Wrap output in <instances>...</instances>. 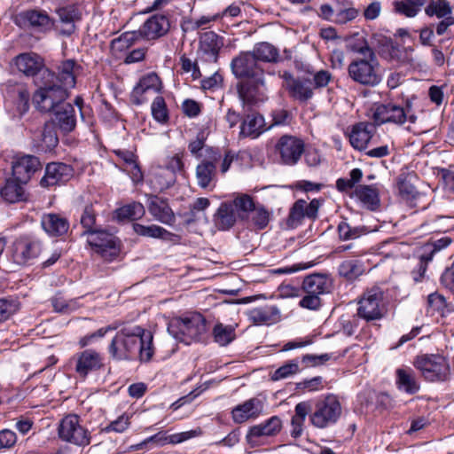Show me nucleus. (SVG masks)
Listing matches in <instances>:
<instances>
[{
    "mask_svg": "<svg viewBox=\"0 0 454 454\" xmlns=\"http://www.w3.org/2000/svg\"><path fill=\"white\" fill-rule=\"evenodd\" d=\"M109 353L115 360H130L137 353L141 362H149L153 354V336L141 326L122 328L114 337Z\"/></svg>",
    "mask_w": 454,
    "mask_h": 454,
    "instance_id": "nucleus-1",
    "label": "nucleus"
},
{
    "mask_svg": "<svg viewBox=\"0 0 454 454\" xmlns=\"http://www.w3.org/2000/svg\"><path fill=\"white\" fill-rule=\"evenodd\" d=\"M351 51L360 55L351 60L348 66V75L356 83L374 87L380 83V63L375 51L364 41L362 44H354Z\"/></svg>",
    "mask_w": 454,
    "mask_h": 454,
    "instance_id": "nucleus-2",
    "label": "nucleus"
},
{
    "mask_svg": "<svg viewBox=\"0 0 454 454\" xmlns=\"http://www.w3.org/2000/svg\"><path fill=\"white\" fill-rule=\"evenodd\" d=\"M43 77L34 80L37 87L32 97L35 108L42 114L52 113L68 98L66 88L59 84V79L52 71H44Z\"/></svg>",
    "mask_w": 454,
    "mask_h": 454,
    "instance_id": "nucleus-3",
    "label": "nucleus"
},
{
    "mask_svg": "<svg viewBox=\"0 0 454 454\" xmlns=\"http://www.w3.org/2000/svg\"><path fill=\"white\" fill-rule=\"evenodd\" d=\"M191 153L201 162L196 168V178L200 187L206 189L215 180L216 163L222 155L217 148L206 144H189Z\"/></svg>",
    "mask_w": 454,
    "mask_h": 454,
    "instance_id": "nucleus-4",
    "label": "nucleus"
},
{
    "mask_svg": "<svg viewBox=\"0 0 454 454\" xmlns=\"http://www.w3.org/2000/svg\"><path fill=\"white\" fill-rule=\"evenodd\" d=\"M206 331V319L200 313H192L184 317L173 318L168 325L169 334L176 340L185 344L201 340Z\"/></svg>",
    "mask_w": 454,
    "mask_h": 454,
    "instance_id": "nucleus-5",
    "label": "nucleus"
},
{
    "mask_svg": "<svg viewBox=\"0 0 454 454\" xmlns=\"http://www.w3.org/2000/svg\"><path fill=\"white\" fill-rule=\"evenodd\" d=\"M58 435L61 441L79 447L88 446L91 441L90 432L82 424L81 418L74 413L60 419Z\"/></svg>",
    "mask_w": 454,
    "mask_h": 454,
    "instance_id": "nucleus-6",
    "label": "nucleus"
},
{
    "mask_svg": "<svg viewBox=\"0 0 454 454\" xmlns=\"http://www.w3.org/2000/svg\"><path fill=\"white\" fill-rule=\"evenodd\" d=\"M386 312L384 292L378 286L366 290L358 301L357 317L367 322L381 319Z\"/></svg>",
    "mask_w": 454,
    "mask_h": 454,
    "instance_id": "nucleus-7",
    "label": "nucleus"
},
{
    "mask_svg": "<svg viewBox=\"0 0 454 454\" xmlns=\"http://www.w3.org/2000/svg\"><path fill=\"white\" fill-rule=\"evenodd\" d=\"M414 366L420 371L427 381H444L450 375V365L440 355H423L414 361Z\"/></svg>",
    "mask_w": 454,
    "mask_h": 454,
    "instance_id": "nucleus-8",
    "label": "nucleus"
},
{
    "mask_svg": "<svg viewBox=\"0 0 454 454\" xmlns=\"http://www.w3.org/2000/svg\"><path fill=\"white\" fill-rule=\"evenodd\" d=\"M341 414V406L333 395H327L316 403L310 416L311 423L318 428H325L334 424Z\"/></svg>",
    "mask_w": 454,
    "mask_h": 454,
    "instance_id": "nucleus-9",
    "label": "nucleus"
},
{
    "mask_svg": "<svg viewBox=\"0 0 454 454\" xmlns=\"http://www.w3.org/2000/svg\"><path fill=\"white\" fill-rule=\"evenodd\" d=\"M237 91L244 106H254L264 102L267 99L264 75L239 81Z\"/></svg>",
    "mask_w": 454,
    "mask_h": 454,
    "instance_id": "nucleus-10",
    "label": "nucleus"
},
{
    "mask_svg": "<svg viewBox=\"0 0 454 454\" xmlns=\"http://www.w3.org/2000/svg\"><path fill=\"white\" fill-rule=\"evenodd\" d=\"M89 246L102 258L112 261L119 254L116 237L104 230L97 229L87 235Z\"/></svg>",
    "mask_w": 454,
    "mask_h": 454,
    "instance_id": "nucleus-11",
    "label": "nucleus"
},
{
    "mask_svg": "<svg viewBox=\"0 0 454 454\" xmlns=\"http://www.w3.org/2000/svg\"><path fill=\"white\" fill-rule=\"evenodd\" d=\"M231 68L234 76L239 79V81L264 75V70L261 64L256 61L249 51H242L233 58Z\"/></svg>",
    "mask_w": 454,
    "mask_h": 454,
    "instance_id": "nucleus-12",
    "label": "nucleus"
},
{
    "mask_svg": "<svg viewBox=\"0 0 454 454\" xmlns=\"http://www.w3.org/2000/svg\"><path fill=\"white\" fill-rule=\"evenodd\" d=\"M41 169L42 163L34 155L18 153L12 161L13 176L24 184H27L35 173Z\"/></svg>",
    "mask_w": 454,
    "mask_h": 454,
    "instance_id": "nucleus-13",
    "label": "nucleus"
},
{
    "mask_svg": "<svg viewBox=\"0 0 454 454\" xmlns=\"http://www.w3.org/2000/svg\"><path fill=\"white\" fill-rule=\"evenodd\" d=\"M282 428V421L278 416H272L267 420L250 427L246 435L247 443L251 447L261 445L262 437L277 435Z\"/></svg>",
    "mask_w": 454,
    "mask_h": 454,
    "instance_id": "nucleus-14",
    "label": "nucleus"
},
{
    "mask_svg": "<svg viewBox=\"0 0 454 454\" xmlns=\"http://www.w3.org/2000/svg\"><path fill=\"white\" fill-rule=\"evenodd\" d=\"M40 252V242L29 236H20L12 244V259L20 265L36 258Z\"/></svg>",
    "mask_w": 454,
    "mask_h": 454,
    "instance_id": "nucleus-15",
    "label": "nucleus"
},
{
    "mask_svg": "<svg viewBox=\"0 0 454 454\" xmlns=\"http://www.w3.org/2000/svg\"><path fill=\"white\" fill-rule=\"evenodd\" d=\"M14 64L18 70L26 76L38 80L43 77L44 71H51L45 67L43 59L36 53H20L14 59Z\"/></svg>",
    "mask_w": 454,
    "mask_h": 454,
    "instance_id": "nucleus-16",
    "label": "nucleus"
},
{
    "mask_svg": "<svg viewBox=\"0 0 454 454\" xmlns=\"http://www.w3.org/2000/svg\"><path fill=\"white\" fill-rule=\"evenodd\" d=\"M73 359L75 363L74 371L81 378H86L90 372L104 366L101 354L91 348L76 353Z\"/></svg>",
    "mask_w": 454,
    "mask_h": 454,
    "instance_id": "nucleus-17",
    "label": "nucleus"
},
{
    "mask_svg": "<svg viewBox=\"0 0 454 454\" xmlns=\"http://www.w3.org/2000/svg\"><path fill=\"white\" fill-rule=\"evenodd\" d=\"M58 23L56 28L63 36H70L76 30L75 23L82 20V12L79 5L69 4L56 10Z\"/></svg>",
    "mask_w": 454,
    "mask_h": 454,
    "instance_id": "nucleus-18",
    "label": "nucleus"
},
{
    "mask_svg": "<svg viewBox=\"0 0 454 454\" xmlns=\"http://www.w3.org/2000/svg\"><path fill=\"white\" fill-rule=\"evenodd\" d=\"M74 176L70 165L62 162H51L46 165L44 176L40 180L42 187L59 185L68 182Z\"/></svg>",
    "mask_w": 454,
    "mask_h": 454,
    "instance_id": "nucleus-19",
    "label": "nucleus"
},
{
    "mask_svg": "<svg viewBox=\"0 0 454 454\" xmlns=\"http://www.w3.org/2000/svg\"><path fill=\"white\" fill-rule=\"evenodd\" d=\"M319 205L317 200H312L309 203H307L304 200H298L290 208L287 225L291 228H296L301 224L305 217L315 220L317 217Z\"/></svg>",
    "mask_w": 454,
    "mask_h": 454,
    "instance_id": "nucleus-20",
    "label": "nucleus"
},
{
    "mask_svg": "<svg viewBox=\"0 0 454 454\" xmlns=\"http://www.w3.org/2000/svg\"><path fill=\"white\" fill-rule=\"evenodd\" d=\"M285 78L287 82V90L290 96L300 102H307L314 96V87L309 76L293 77L290 74H286Z\"/></svg>",
    "mask_w": 454,
    "mask_h": 454,
    "instance_id": "nucleus-21",
    "label": "nucleus"
},
{
    "mask_svg": "<svg viewBox=\"0 0 454 454\" xmlns=\"http://www.w3.org/2000/svg\"><path fill=\"white\" fill-rule=\"evenodd\" d=\"M372 118L378 125L387 122L401 124L406 120V114L403 107L395 104H378L374 106Z\"/></svg>",
    "mask_w": 454,
    "mask_h": 454,
    "instance_id": "nucleus-22",
    "label": "nucleus"
},
{
    "mask_svg": "<svg viewBox=\"0 0 454 454\" xmlns=\"http://www.w3.org/2000/svg\"><path fill=\"white\" fill-rule=\"evenodd\" d=\"M160 88L161 82L159 76L155 73H150L143 76L135 86L130 95V100L137 106L142 105L148 100L147 93L158 92Z\"/></svg>",
    "mask_w": 454,
    "mask_h": 454,
    "instance_id": "nucleus-23",
    "label": "nucleus"
},
{
    "mask_svg": "<svg viewBox=\"0 0 454 454\" xmlns=\"http://www.w3.org/2000/svg\"><path fill=\"white\" fill-rule=\"evenodd\" d=\"M263 409L264 403L261 399L250 398L232 409V419L237 424H242L249 419H257L262 413Z\"/></svg>",
    "mask_w": 454,
    "mask_h": 454,
    "instance_id": "nucleus-24",
    "label": "nucleus"
},
{
    "mask_svg": "<svg viewBox=\"0 0 454 454\" xmlns=\"http://www.w3.org/2000/svg\"><path fill=\"white\" fill-rule=\"evenodd\" d=\"M247 316L251 322L257 325H270L279 322L281 318L279 309L273 304L252 308L247 311Z\"/></svg>",
    "mask_w": 454,
    "mask_h": 454,
    "instance_id": "nucleus-25",
    "label": "nucleus"
},
{
    "mask_svg": "<svg viewBox=\"0 0 454 454\" xmlns=\"http://www.w3.org/2000/svg\"><path fill=\"white\" fill-rule=\"evenodd\" d=\"M147 207L157 221L168 225L175 222V215L166 200L156 195H149Z\"/></svg>",
    "mask_w": 454,
    "mask_h": 454,
    "instance_id": "nucleus-26",
    "label": "nucleus"
},
{
    "mask_svg": "<svg viewBox=\"0 0 454 454\" xmlns=\"http://www.w3.org/2000/svg\"><path fill=\"white\" fill-rule=\"evenodd\" d=\"M169 21L164 15H153L140 27L143 38L154 40L164 35L169 29Z\"/></svg>",
    "mask_w": 454,
    "mask_h": 454,
    "instance_id": "nucleus-27",
    "label": "nucleus"
},
{
    "mask_svg": "<svg viewBox=\"0 0 454 454\" xmlns=\"http://www.w3.org/2000/svg\"><path fill=\"white\" fill-rule=\"evenodd\" d=\"M43 230L51 237H61L69 229V222L59 214H43L41 218Z\"/></svg>",
    "mask_w": 454,
    "mask_h": 454,
    "instance_id": "nucleus-28",
    "label": "nucleus"
},
{
    "mask_svg": "<svg viewBox=\"0 0 454 454\" xmlns=\"http://www.w3.org/2000/svg\"><path fill=\"white\" fill-rule=\"evenodd\" d=\"M223 45V38L213 31L206 32L200 36V49L206 55L207 61H217L219 51Z\"/></svg>",
    "mask_w": 454,
    "mask_h": 454,
    "instance_id": "nucleus-29",
    "label": "nucleus"
},
{
    "mask_svg": "<svg viewBox=\"0 0 454 454\" xmlns=\"http://www.w3.org/2000/svg\"><path fill=\"white\" fill-rule=\"evenodd\" d=\"M17 24L19 26H29L43 30L50 27L51 19L45 12L28 10L19 14L17 17Z\"/></svg>",
    "mask_w": 454,
    "mask_h": 454,
    "instance_id": "nucleus-30",
    "label": "nucleus"
},
{
    "mask_svg": "<svg viewBox=\"0 0 454 454\" xmlns=\"http://www.w3.org/2000/svg\"><path fill=\"white\" fill-rule=\"evenodd\" d=\"M22 183L14 179H6L0 188V196L7 203H17L27 200V195Z\"/></svg>",
    "mask_w": 454,
    "mask_h": 454,
    "instance_id": "nucleus-31",
    "label": "nucleus"
},
{
    "mask_svg": "<svg viewBox=\"0 0 454 454\" xmlns=\"http://www.w3.org/2000/svg\"><path fill=\"white\" fill-rule=\"evenodd\" d=\"M238 218L236 211L228 201L221 203L214 215L215 225L220 231L230 230L236 223Z\"/></svg>",
    "mask_w": 454,
    "mask_h": 454,
    "instance_id": "nucleus-32",
    "label": "nucleus"
},
{
    "mask_svg": "<svg viewBox=\"0 0 454 454\" xmlns=\"http://www.w3.org/2000/svg\"><path fill=\"white\" fill-rule=\"evenodd\" d=\"M266 129L264 128V118L259 114H247L240 126V137L242 138H256Z\"/></svg>",
    "mask_w": 454,
    "mask_h": 454,
    "instance_id": "nucleus-33",
    "label": "nucleus"
},
{
    "mask_svg": "<svg viewBox=\"0 0 454 454\" xmlns=\"http://www.w3.org/2000/svg\"><path fill=\"white\" fill-rule=\"evenodd\" d=\"M372 43L379 55L386 59L391 60L397 57L399 49L390 37L382 34H373Z\"/></svg>",
    "mask_w": 454,
    "mask_h": 454,
    "instance_id": "nucleus-34",
    "label": "nucleus"
},
{
    "mask_svg": "<svg viewBox=\"0 0 454 454\" xmlns=\"http://www.w3.org/2000/svg\"><path fill=\"white\" fill-rule=\"evenodd\" d=\"M329 279L321 274L307 276L302 282V289L306 294L320 296L330 292Z\"/></svg>",
    "mask_w": 454,
    "mask_h": 454,
    "instance_id": "nucleus-35",
    "label": "nucleus"
},
{
    "mask_svg": "<svg viewBox=\"0 0 454 454\" xmlns=\"http://www.w3.org/2000/svg\"><path fill=\"white\" fill-rule=\"evenodd\" d=\"M59 122V129L64 132L72 131L76 123L74 106L66 101L52 112Z\"/></svg>",
    "mask_w": 454,
    "mask_h": 454,
    "instance_id": "nucleus-36",
    "label": "nucleus"
},
{
    "mask_svg": "<svg viewBox=\"0 0 454 454\" xmlns=\"http://www.w3.org/2000/svg\"><path fill=\"white\" fill-rule=\"evenodd\" d=\"M80 68L81 67L73 59L63 61L59 67V74L56 75L59 79V84L67 90V88H73L75 84V76Z\"/></svg>",
    "mask_w": 454,
    "mask_h": 454,
    "instance_id": "nucleus-37",
    "label": "nucleus"
},
{
    "mask_svg": "<svg viewBox=\"0 0 454 454\" xmlns=\"http://www.w3.org/2000/svg\"><path fill=\"white\" fill-rule=\"evenodd\" d=\"M165 170L164 179L160 180V190L168 189L172 186L176 181V173L183 168V162L179 154L166 159L161 166Z\"/></svg>",
    "mask_w": 454,
    "mask_h": 454,
    "instance_id": "nucleus-38",
    "label": "nucleus"
},
{
    "mask_svg": "<svg viewBox=\"0 0 454 454\" xmlns=\"http://www.w3.org/2000/svg\"><path fill=\"white\" fill-rule=\"evenodd\" d=\"M396 384L399 389L408 394H415L419 390V384L414 372L411 368H398L395 372Z\"/></svg>",
    "mask_w": 454,
    "mask_h": 454,
    "instance_id": "nucleus-39",
    "label": "nucleus"
},
{
    "mask_svg": "<svg viewBox=\"0 0 454 454\" xmlns=\"http://www.w3.org/2000/svg\"><path fill=\"white\" fill-rule=\"evenodd\" d=\"M133 230L139 236L160 239L166 241H171L175 237H176L174 233L155 224L144 225L140 223H133Z\"/></svg>",
    "mask_w": 454,
    "mask_h": 454,
    "instance_id": "nucleus-40",
    "label": "nucleus"
},
{
    "mask_svg": "<svg viewBox=\"0 0 454 454\" xmlns=\"http://www.w3.org/2000/svg\"><path fill=\"white\" fill-rule=\"evenodd\" d=\"M304 144H276V152L284 164H295L304 152Z\"/></svg>",
    "mask_w": 454,
    "mask_h": 454,
    "instance_id": "nucleus-41",
    "label": "nucleus"
},
{
    "mask_svg": "<svg viewBox=\"0 0 454 454\" xmlns=\"http://www.w3.org/2000/svg\"><path fill=\"white\" fill-rule=\"evenodd\" d=\"M415 175L411 172L402 171L396 177V188L399 195L404 200L414 199L418 193L412 184Z\"/></svg>",
    "mask_w": 454,
    "mask_h": 454,
    "instance_id": "nucleus-42",
    "label": "nucleus"
},
{
    "mask_svg": "<svg viewBox=\"0 0 454 454\" xmlns=\"http://www.w3.org/2000/svg\"><path fill=\"white\" fill-rule=\"evenodd\" d=\"M311 411V403L309 402H301L295 406V415L291 420V435L294 438L299 437L302 432V426L309 412Z\"/></svg>",
    "mask_w": 454,
    "mask_h": 454,
    "instance_id": "nucleus-43",
    "label": "nucleus"
},
{
    "mask_svg": "<svg viewBox=\"0 0 454 454\" xmlns=\"http://www.w3.org/2000/svg\"><path fill=\"white\" fill-rule=\"evenodd\" d=\"M356 197L367 208L374 210L380 204L379 192L372 185H358L355 189Z\"/></svg>",
    "mask_w": 454,
    "mask_h": 454,
    "instance_id": "nucleus-44",
    "label": "nucleus"
},
{
    "mask_svg": "<svg viewBox=\"0 0 454 454\" xmlns=\"http://www.w3.org/2000/svg\"><path fill=\"white\" fill-rule=\"evenodd\" d=\"M249 51L257 62H276L279 57L278 49L266 42L255 44L253 50Z\"/></svg>",
    "mask_w": 454,
    "mask_h": 454,
    "instance_id": "nucleus-45",
    "label": "nucleus"
},
{
    "mask_svg": "<svg viewBox=\"0 0 454 454\" xmlns=\"http://www.w3.org/2000/svg\"><path fill=\"white\" fill-rule=\"evenodd\" d=\"M338 271L340 276L346 279L354 280L364 273V267L362 261L358 259H350L343 261L340 264Z\"/></svg>",
    "mask_w": 454,
    "mask_h": 454,
    "instance_id": "nucleus-46",
    "label": "nucleus"
},
{
    "mask_svg": "<svg viewBox=\"0 0 454 454\" xmlns=\"http://www.w3.org/2000/svg\"><path fill=\"white\" fill-rule=\"evenodd\" d=\"M145 213V207L140 202L133 201L116 209L115 214L118 220H137Z\"/></svg>",
    "mask_w": 454,
    "mask_h": 454,
    "instance_id": "nucleus-47",
    "label": "nucleus"
},
{
    "mask_svg": "<svg viewBox=\"0 0 454 454\" xmlns=\"http://www.w3.org/2000/svg\"><path fill=\"white\" fill-rule=\"evenodd\" d=\"M425 12L428 17L435 16L437 19H445L452 16V8L447 0H431Z\"/></svg>",
    "mask_w": 454,
    "mask_h": 454,
    "instance_id": "nucleus-48",
    "label": "nucleus"
},
{
    "mask_svg": "<svg viewBox=\"0 0 454 454\" xmlns=\"http://www.w3.org/2000/svg\"><path fill=\"white\" fill-rule=\"evenodd\" d=\"M375 129V125L372 123L359 122L353 126L349 134V142H370Z\"/></svg>",
    "mask_w": 454,
    "mask_h": 454,
    "instance_id": "nucleus-49",
    "label": "nucleus"
},
{
    "mask_svg": "<svg viewBox=\"0 0 454 454\" xmlns=\"http://www.w3.org/2000/svg\"><path fill=\"white\" fill-rule=\"evenodd\" d=\"M228 202L232 206V208L241 220H245L248 217V213L254 208L255 205L253 198L248 194L238 195L233 200Z\"/></svg>",
    "mask_w": 454,
    "mask_h": 454,
    "instance_id": "nucleus-50",
    "label": "nucleus"
},
{
    "mask_svg": "<svg viewBox=\"0 0 454 454\" xmlns=\"http://www.w3.org/2000/svg\"><path fill=\"white\" fill-rule=\"evenodd\" d=\"M114 153L131 167L130 174L134 182H139L143 179V173L137 163V157L134 152L118 149L114 150Z\"/></svg>",
    "mask_w": 454,
    "mask_h": 454,
    "instance_id": "nucleus-51",
    "label": "nucleus"
},
{
    "mask_svg": "<svg viewBox=\"0 0 454 454\" xmlns=\"http://www.w3.org/2000/svg\"><path fill=\"white\" fill-rule=\"evenodd\" d=\"M213 336L220 346H227L235 339V331L231 325L216 324L213 329Z\"/></svg>",
    "mask_w": 454,
    "mask_h": 454,
    "instance_id": "nucleus-52",
    "label": "nucleus"
},
{
    "mask_svg": "<svg viewBox=\"0 0 454 454\" xmlns=\"http://www.w3.org/2000/svg\"><path fill=\"white\" fill-rule=\"evenodd\" d=\"M251 213V221L256 229L263 230L267 227L270 220V212L264 206L255 204Z\"/></svg>",
    "mask_w": 454,
    "mask_h": 454,
    "instance_id": "nucleus-53",
    "label": "nucleus"
},
{
    "mask_svg": "<svg viewBox=\"0 0 454 454\" xmlns=\"http://www.w3.org/2000/svg\"><path fill=\"white\" fill-rule=\"evenodd\" d=\"M299 371H300V367H299L298 360L293 359V360L286 362L279 368H278L271 374V380L273 381L284 380V379L289 378L290 376L296 374L297 372H299Z\"/></svg>",
    "mask_w": 454,
    "mask_h": 454,
    "instance_id": "nucleus-54",
    "label": "nucleus"
},
{
    "mask_svg": "<svg viewBox=\"0 0 454 454\" xmlns=\"http://www.w3.org/2000/svg\"><path fill=\"white\" fill-rule=\"evenodd\" d=\"M96 216L97 214L92 205H88L84 207L83 212L81 215V224L84 229L83 234L88 235L98 229L95 226Z\"/></svg>",
    "mask_w": 454,
    "mask_h": 454,
    "instance_id": "nucleus-55",
    "label": "nucleus"
},
{
    "mask_svg": "<svg viewBox=\"0 0 454 454\" xmlns=\"http://www.w3.org/2000/svg\"><path fill=\"white\" fill-rule=\"evenodd\" d=\"M153 117L159 122H166L168 120V111L165 99L158 96L156 97L151 106Z\"/></svg>",
    "mask_w": 454,
    "mask_h": 454,
    "instance_id": "nucleus-56",
    "label": "nucleus"
},
{
    "mask_svg": "<svg viewBox=\"0 0 454 454\" xmlns=\"http://www.w3.org/2000/svg\"><path fill=\"white\" fill-rule=\"evenodd\" d=\"M16 108L20 115L25 114L29 109L30 93L25 85L16 88Z\"/></svg>",
    "mask_w": 454,
    "mask_h": 454,
    "instance_id": "nucleus-57",
    "label": "nucleus"
},
{
    "mask_svg": "<svg viewBox=\"0 0 454 454\" xmlns=\"http://www.w3.org/2000/svg\"><path fill=\"white\" fill-rule=\"evenodd\" d=\"M358 13L359 11L354 7L337 6L335 9L333 21L337 24L343 25L354 20L358 16Z\"/></svg>",
    "mask_w": 454,
    "mask_h": 454,
    "instance_id": "nucleus-58",
    "label": "nucleus"
},
{
    "mask_svg": "<svg viewBox=\"0 0 454 454\" xmlns=\"http://www.w3.org/2000/svg\"><path fill=\"white\" fill-rule=\"evenodd\" d=\"M364 232L362 227H351L347 222L341 221L338 225L339 238L341 240H350L359 238Z\"/></svg>",
    "mask_w": 454,
    "mask_h": 454,
    "instance_id": "nucleus-59",
    "label": "nucleus"
},
{
    "mask_svg": "<svg viewBox=\"0 0 454 454\" xmlns=\"http://www.w3.org/2000/svg\"><path fill=\"white\" fill-rule=\"evenodd\" d=\"M19 309V304L14 300L0 299V323L7 320Z\"/></svg>",
    "mask_w": 454,
    "mask_h": 454,
    "instance_id": "nucleus-60",
    "label": "nucleus"
},
{
    "mask_svg": "<svg viewBox=\"0 0 454 454\" xmlns=\"http://www.w3.org/2000/svg\"><path fill=\"white\" fill-rule=\"evenodd\" d=\"M393 6L394 11L396 13L404 15L405 17L408 18H413L419 12V10L418 8H416L411 4H409V2H407L406 0L395 1L393 3Z\"/></svg>",
    "mask_w": 454,
    "mask_h": 454,
    "instance_id": "nucleus-61",
    "label": "nucleus"
},
{
    "mask_svg": "<svg viewBox=\"0 0 454 454\" xmlns=\"http://www.w3.org/2000/svg\"><path fill=\"white\" fill-rule=\"evenodd\" d=\"M210 205V201L207 198H197L195 201L191 205V211L185 214L186 223H191L195 221V211H204Z\"/></svg>",
    "mask_w": 454,
    "mask_h": 454,
    "instance_id": "nucleus-62",
    "label": "nucleus"
},
{
    "mask_svg": "<svg viewBox=\"0 0 454 454\" xmlns=\"http://www.w3.org/2000/svg\"><path fill=\"white\" fill-rule=\"evenodd\" d=\"M129 416L121 415L117 419L112 421L106 428V432L123 433L129 426Z\"/></svg>",
    "mask_w": 454,
    "mask_h": 454,
    "instance_id": "nucleus-63",
    "label": "nucleus"
},
{
    "mask_svg": "<svg viewBox=\"0 0 454 454\" xmlns=\"http://www.w3.org/2000/svg\"><path fill=\"white\" fill-rule=\"evenodd\" d=\"M143 38L141 30L129 31L123 33L114 43H120L121 47H129L137 40Z\"/></svg>",
    "mask_w": 454,
    "mask_h": 454,
    "instance_id": "nucleus-64",
    "label": "nucleus"
}]
</instances>
